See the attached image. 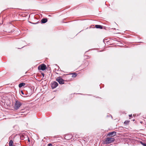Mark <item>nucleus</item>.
Returning <instances> with one entry per match:
<instances>
[{
	"label": "nucleus",
	"instance_id": "f257e3e1",
	"mask_svg": "<svg viewBox=\"0 0 146 146\" xmlns=\"http://www.w3.org/2000/svg\"><path fill=\"white\" fill-rule=\"evenodd\" d=\"M115 140L113 138H107L106 139L105 142L106 144H109L113 142Z\"/></svg>",
	"mask_w": 146,
	"mask_h": 146
},
{
	"label": "nucleus",
	"instance_id": "f03ea898",
	"mask_svg": "<svg viewBox=\"0 0 146 146\" xmlns=\"http://www.w3.org/2000/svg\"><path fill=\"white\" fill-rule=\"evenodd\" d=\"M21 105L22 104L20 102L18 101H16L14 107L15 109L16 110H17Z\"/></svg>",
	"mask_w": 146,
	"mask_h": 146
},
{
	"label": "nucleus",
	"instance_id": "7ed1b4c3",
	"mask_svg": "<svg viewBox=\"0 0 146 146\" xmlns=\"http://www.w3.org/2000/svg\"><path fill=\"white\" fill-rule=\"evenodd\" d=\"M46 66L43 64L39 65L38 67V69L39 70H44L46 69Z\"/></svg>",
	"mask_w": 146,
	"mask_h": 146
},
{
	"label": "nucleus",
	"instance_id": "20e7f679",
	"mask_svg": "<svg viewBox=\"0 0 146 146\" xmlns=\"http://www.w3.org/2000/svg\"><path fill=\"white\" fill-rule=\"evenodd\" d=\"M56 80L60 84H63L64 83V80L60 77H58L56 78Z\"/></svg>",
	"mask_w": 146,
	"mask_h": 146
},
{
	"label": "nucleus",
	"instance_id": "39448f33",
	"mask_svg": "<svg viewBox=\"0 0 146 146\" xmlns=\"http://www.w3.org/2000/svg\"><path fill=\"white\" fill-rule=\"evenodd\" d=\"M51 84V87L52 89L56 88L58 85V83L55 81L52 82Z\"/></svg>",
	"mask_w": 146,
	"mask_h": 146
},
{
	"label": "nucleus",
	"instance_id": "423d86ee",
	"mask_svg": "<svg viewBox=\"0 0 146 146\" xmlns=\"http://www.w3.org/2000/svg\"><path fill=\"white\" fill-rule=\"evenodd\" d=\"M72 135H66L64 136V139L67 140H70L72 138Z\"/></svg>",
	"mask_w": 146,
	"mask_h": 146
},
{
	"label": "nucleus",
	"instance_id": "0eeeda50",
	"mask_svg": "<svg viewBox=\"0 0 146 146\" xmlns=\"http://www.w3.org/2000/svg\"><path fill=\"white\" fill-rule=\"evenodd\" d=\"M116 134V132L115 131H113L111 132H110L108 134L107 136H113Z\"/></svg>",
	"mask_w": 146,
	"mask_h": 146
},
{
	"label": "nucleus",
	"instance_id": "6e6552de",
	"mask_svg": "<svg viewBox=\"0 0 146 146\" xmlns=\"http://www.w3.org/2000/svg\"><path fill=\"white\" fill-rule=\"evenodd\" d=\"M47 18H44L42 19L41 20V23H44L47 21Z\"/></svg>",
	"mask_w": 146,
	"mask_h": 146
},
{
	"label": "nucleus",
	"instance_id": "1a4fd4ad",
	"mask_svg": "<svg viewBox=\"0 0 146 146\" xmlns=\"http://www.w3.org/2000/svg\"><path fill=\"white\" fill-rule=\"evenodd\" d=\"M25 83L22 82L20 83L19 85V88H21L22 86H24L25 85Z\"/></svg>",
	"mask_w": 146,
	"mask_h": 146
},
{
	"label": "nucleus",
	"instance_id": "9d476101",
	"mask_svg": "<svg viewBox=\"0 0 146 146\" xmlns=\"http://www.w3.org/2000/svg\"><path fill=\"white\" fill-rule=\"evenodd\" d=\"M95 27L97 29H102V26L100 25H96Z\"/></svg>",
	"mask_w": 146,
	"mask_h": 146
},
{
	"label": "nucleus",
	"instance_id": "9b49d317",
	"mask_svg": "<svg viewBox=\"0 0 146 146\" xmlns=\"http://www.w3.org/2000/svg\"><path fill=\"white\" fill-rule=\"evenodd\" d=\"M9 146H14L13 145V141L12 140L10 141L9 142Z\"/></svg>",
	"mask_w": 146,
	"mask_h": 146
},
{
	"label": "nucleus",
	"instance_id": "f8f14e48",
	"mask_svg": "<svg viewBox=\"0 0 146 146\" xmlns=\"http://www.w3.org/2000/svg\"><path fill=\"white\" fill-rule=\"evenodd\" d=\"M129 121H128L127 120H126V121H125V122H124V123L125 124L127 125L129 123Z\"/></svg>",
	"mask_w": 146,
	"mask_h": 146
},
{
	"label": "nucleus",
	"instance_id": "ddd939ff",
	"mask_svg": "<svg viewBox=\"0 0 146 146\" xmlns=\"http://www.w3.org/2000/svg\"><path fill=\"white\" fill-rule=\"evenodd\" d=\"M72 77H75L77 75V74L76 73H72Z\"/></svg>",
	"mask_w": 146,
	"mask_h": 146
},
{
	"label": "nucleus",
	"instance_id": "4468645a",
	"mask_svg": "<svg viewBox=\"0 0 146 146\" xmlns=\"http://www.w3.org/2000/svg\"><path fill=\"white\" fill-rule=\"evenodd\" d=\"M141 143L143 146H146V144L144 143H143L142 141H141Z\"/></svg>",
	"mask_w": 146,
	"mask_h": 146
},
{
	"label": "nucleus",
	"instance_id": "2eb2a0df",
	"mask_svg": "<svg viewBox=\"0 0 146 146\" xmlns=\"http://www.w3.org/2000/svg\"><path fill=\"white\" fill-rule=\"evenodd\" d=\"M48 146H52V145L51 143H49L48 144Z\"/></svg>",
	"mask_w": 146,
	"mask_h": 146
},
{
	"label": "nucleus",
	"instance_id": "dca6fc26",
	"mask_svg": "<svg viewBox=\"0 0 146 146\" xmlns=\"http://www.w3.org/2000/svg\"><path fill=\"white\" fill-rule=\"evenodd\" d=\"M129 117H130H130H132V114L131 115H129Z\"/></svg>",
	"mask_w": 146,
	"mask_h": 146
},
{
	"label": "nucleus",
	"instance_id": "f3484780",
	"mask_svg": "<svg viewBox=\"0 0 146 146\" xmlns=\"http://www.w3.org/2000/svg\"><path fill=\"white\" fill-rule=\"evenodd\" d=\"M41 74L44 77V74L43 73H42Z\"/></svg>",
	"mask_w": 146,
	"mask_h": 146
},
{
	"label": "nucleus",
	"instance_id": "a211bd4d",
	"mask_svg": "<svg viewBox=\"0 0 146 146\" xmlns=\"http://www.w3.org/2000/svg\"><path fill=\"white\" fill-rule=\"evenodd\" d=\"M28 142H30V140L29 138H28Z\"/></svg>",
	"mask_w": 146,
	"mask_h": 146
},
{
	"label": "nucleus",
	"instance_id": "6ab92c4d",
	"mask_svg": "<svg viewBox=\"0 0 146 146\" xmlns=\"http://www.w3.org/2000/svg\"><path fill=\"white\" fill-rule=\"evenodd\" d=\"M21 94H24L23 93V92L22 91H21Z\"/></svg>",
	"mask_w": 146,
	"mask_h": 146
},
{
	"label": "nucleus",
	"instance_id": "aec40b11",
	"mask_svg": "<svg viewBox=\"0 0 146 146\" xmlns=\"http://www.w3.org/2000/svg\"><path fill=\"white\" fill-rule=\"evenodd\" d=\"M21 139H22V140H23V139H22V137H21Z\"/></svg>",
	"mask_w": 146,
	"mask_h": 146
},
{
	"label": "nucleus",
	"instance_id": "412c9836",
	"mask_svg": "<svg viewBox=\"0 0 146 146\" xmlns=\"http://www.w3.org/2000/svg\"><path fill=\"white\" fill-rule=\"evenodd\" d=\"M133 121H134L135 120V119H133Z\"/></svg>",
	"mask_w": 146,
	"mask_h": 146
}]
</instances>
